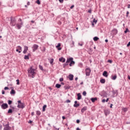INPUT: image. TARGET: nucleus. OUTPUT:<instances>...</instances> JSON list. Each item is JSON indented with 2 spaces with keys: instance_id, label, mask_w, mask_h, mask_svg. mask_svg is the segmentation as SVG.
Returning a JSON list of instances; mask_svg holds the SVG:
<instances>
[{
  "instance_id": "1",
  "label": "nucleus",
  "mask_w": 130,
  "mask_h": 130,
  "mask_svg": "<svg viewBox=\"0 0 130 130\" xmlns=\"http://www.w3.org/2000/svg\"><path fill=\"white\" fill-rule=\"evenodd\" d=\"M36 71L35 69L33 68V67H31L27 69L28 77H30L31 78H35V75H36Z\"/></svg>"
},
{
  "instance_id": "2",
  "label": "nucleus",
  "mask_w": 130,
  "mask_h": 130,
  "mask_svg": "<svg viewBox=\"0 0 130 130\" xmlns=\"http://www.w3.org/2000/svg\"><path fill=\"white\" fill-rule=\"evenodd\" d=\"M91 74V69L89 68L85 69V75L87 76H90Z\"/></svg>"
},
{
  "instance_id": "3",
  "label": "nucleus",
  "mask_w": 130,
  "mask_h": 130,
  "mask_svg": "<svg viewBox=\"0 0 130 130\" xmlns=\"http://www.w3.org/2000/svg\"><path fill=\"white\" fill-rule=\"evenodd\" d=\"M10 25L14 27V26H16V19L15 18H11Z\"/></svg>"
},
{
  "instance_id": "4",
  "label": "nucleus",
  "mask_w": 130,
  "mask_h": 130,
  "mask_svg": "<svg viewBox=\"0 0 130 130\" xmlns=\"http://www.w3.org/2000/svg\"><path fill=\"white\" fill-rule=\"evenodd\" d=\"M38 47H39V46H38V45L34 44L32 47L33 52H35V51H36V50L38 49Z\"/></svg>"
},
{
  "instance_id": "5",
  "label": "nucleus",
  "mask_w": 130,
  "mask_h": 130,
  "mask_svg": "<svg viewBox=\"0 0 130 130\" xmlns=\"http://www.w3.org/2000/svg\"><path fill=\"white\" fill-rule=\"evenodd\" d=\"M8 107H9V106L8 105V104H7V103H3L1 105V108L2 109H7V108H8Z\"/></svg>"
},
{
  "instance_id": "6",
  "label": "nucleus",
  "mask_w": 130,
  "mask_h": 130,
  "mask_svg": "<svg viewBox=\"0 0 130 130\" xmlns=\"http://www.w3.org/2000/svg\"><path fill=\"white\" fill-rule=\"evenodd\" d=\"M17 107L18 108H21L23 109V108H25V104L21 103V104L18 105Z\"/></svg>"
},
{
  "instance_id": "7",
  "label": "nucleus",
  "mask_w": 130,
  "mask_h": 130,
  "mask_svg": "<svg viewBox=\"0 0 130 130\" xmlns=\"http://www.w3.org/2000/svg\"><path fill=\"white\" fill-rule=\"evenodd\" d=\"M22 25H23V22H21L20 24L17 23L16 25L15 28L17 27V29H18V30H20L21 28H22Z\"/></svg>"
},
{
  "instance_id": "8",
  "label": "nucleus",
  "mask_w": 130,
  "mask_h": 130,
  "mask_svg": "<svg viewBox=\"0 0 130 130\" xmlns=\"http://www.w3.org/2000/svg\"><path fill=\"white\" fill-rule=\"evenodd\" d=\"M4 130H10V129H11V127H10L9 124L4 125Z\"/></svg>"
},
{
  "instance_id": "9",
  "label": "nucleus",
  "mask_w": 130,
  "mask_h": 130,
  "mask_svg": "<svg viewBox=\"0 0 130 130\" xmlns=\"http://www.w3.org/2000/svg\"><path fill=\"white\" fill-rule=\"evenodd\" d=\"M68 78L69 79L70 81H73V80H74V75L70 74L68 76Z\"/></svg>"
},
{
  "instance_id": "10",
  "label": "nucleus",
  "mask_w": 130,
  "mask_h": 130,
  "mask_svg": "<svg viewBox=\"0 0 130 130\" xmlns=\"http://www.w3.org/2000/svg\"><path fill=\"white\" fill-rule=\"evenodd\" d=\"M103 76L106 78H107V77H108V73L107 71H104L103 73Z\"/></svg>"
},
{
  "instance_id": "11",
  "label": "nucleus",
  "mask_w": 130,
  "mask_h": 130,
  "mask_svg": "<svg viewBox=\"0 0 130 130\" xmlns=\"http://www.w3.org/2000/svg\"><path fill=\"white\" fill-rule=\"evenodd\" d=\"M117 78V76H116V75H112L111 77V79L112 80H113V81L116 80V78Z\"/></svg>"
},
{
  "instance_id": "12",
  "label": "nucleus",
  "mask_w": 130,
  "mask_h": 130,
  "mask_svg": "<svg viewBox=\"0 0 130 130\" xmlns=\"http://www.w3.org/2000/svg\"><path fill=\"white\" fill-rule=\"evenodd\" d=\"M74 60V58L73 57L68 58L67 59V62H71Z\"/></svg>"
},
{
  "instance_id": "13",
  "label": "nucleus",
  "mask_w": 130,
  "mask_h": 130,
  "mask_svg": "<svg viewBox=\"0 0 130 130\" xmlns=\"http://www.w3.org/2000/svg\"><path fill=\"white\" fill-rule=\"evenodd\" d=\"M59 61L61 62H66V59L63 57L60 58Z\"/></svg>"
},
{
  "instance_id": "14",
  "label": "nucleus",
  "mask_w": 130,
  "mask_h": 130,
  "mask_svg": "<svg viewBox=\"0 0 130 130\" xmlns=\"http://www.w3.org/2000/svg\"><path fill=\"white\" fill-rule=\"evenodd\" d=\"M112 31H113L114 35H116V34H117V33L118 32L116 28H114Z\"/></svg>"
},
{
  "instance_id": "15",
  "label": "nucleus",
  "mask_w": 130,
  "mask_h": 130,
  "mask_svg": "<svg viewBox=\"0 0 130 130\" xmlns=\"http://www.w3.org/2000/svg\"><path fill=\"white\" fill-rule=\"evenodd\" d=\"M102 96H103V97H106L107 96V93H106V92L104 91H102Z\"/></svg>"
},
{
  "instance_id": "16",
  "label": "nucleus",
  "mask_w": 130,
  "mask_h": 130,
  "mask_svg": "<svg viewBox=\"0 0 130 130\" xmlns=\"http://www.w3.org/2000/svg\"><path fill=\"white\" fill-rule=\"evenodd\" d=\"M77 99L78 100H81V99H82V95L80 93L77 94Z\"/></svg>"
},
{
  "instance_id": "17",
  "label": "nucleus",
  "mask_w": 130,
  "mask_h": 130,
  "mask_svg": "<svg viewBox=\"0 0 130 130\" xmlns=\"http://www.w3.org/2000/svg\"><path fill=\"white\" fill-rule=\"evenodd\" d=\"M117 96V91H113V97H116Z\"/></svg>"
},
{
  "instance_id": "18",
  "label": "nucleus",
  "mask_w": 130,
  "mask_h": 130,
  "mask_svg": "<svg viewBox=\"0 0 130 130\" xmlns=\"http://www.w3.org/2000/svg\"><path fill=\"white\" fill-rule=\"evenodd\" d=\"M90 100H91V101L93 103H94V102H95V101H96V100H97V98H91L90 99Z\"/></svg>"
},
{
  "instance_id": "19",
  "label": "nucleus",
  "mask_w": 130,
  "mask_h": 130,
  "mask_svg": "<svg viewBox=\"0 0 130 130\" xmlns=\"http://www.w3.org/2000/svg\"><path fill=\"white\" fill-rule=\"evenodd\" d=\"M87 110V107H84L82 109H81V112L83 113L84 112L86 111Z\"/></svg>"
},
{
  "instance_id": "20",
  "label": "nucleus",
  "mask_w": 130,
  "mask_h": 130,
  "mask_svg": "<svg viewBox=\"0 0 130 130\" xmlns=\"http://www.w3.org/2000/svg\"><path fill=\"white\" fill-rule=\"evenodd\" d=\"M60 87H61V85L58 84V83H57L56 85H55V87L57 88V89H59V88H60Z\"/></svg>"
},
{
  "instance_id": "21",
  "label": "nucleus",
  "mask_w": 130,
  "mask_h": 130,
  "mask_svg": "<svg viewBox=\"0 0 130 130\" xmlns=\"http://www.w3.org/2000/svg\"><path fill=\"white\" fill-rule=\"evenodd\" d=\"M64 88L65 90H69V89H71V86L70 85L66 86H64Z\"/></svg>"
},
{
  "instance_id": "22",
  "label": "nucleus",
  "mask_w": 130,
  "mask_h": 130,
  "mask_svg": "<svg viewBox=\"0 0 130 130\" xmlns=\"http://www.w3.org/2000/svg\"><path fill=\"white\" fill-rule=\"evenodd\" d=\"M29 56H30V54H28L27 55L24 56V59H29Z\"/></svg>"
},
{
  "instance_id": "23",
  "label": "nucleus",
  "mask_w": 130,
  "mask_h": 130,
  "mask_svg": "<svg viewBox=\"0 0 130 130\" xmlns=\"http://www.w3.org/2000/svg\"><path fill=\"white\" fill-rule=\"evenodd\" d=\"M100 82L102 84H105V79H102L100 80Z\"/></svg>"
},
{
  "instance_id": "24",
  "label": "nucleus",
  "mask_w": 130,
  "mask_h": 130,
  "mask_svg": "<svg viewBox=\"0 0 130 130\" xmlns=\"http://www.w3.org/2000/svg\"><path fill=\"white\" fill-rule=\"evenodd\" d=\"M93 39L94 41H98V40H99V38H98V37H94Z\"/></svg>"
},
{
  "instance_id": "25",
  "label": "nucleus",
  "mask_w": 130,
  "mask_h": 130,
  "mask_svg": "<svg viewBox=\"0 0 130 130\" xmlns=\"http://www.w3.org/2000/svg\"><path fill=\"white\" fill-rule=\"evenodd\" d=\"M67 66H69V62L68 61H66V63H64L63 65V68H66Z\"/></svg>"
},
{
  "instance_id": "26",
  "label": "nucleus",
  "mask_w": 130,
  "mask_h": 130,
  "mask_svg": "<svg viewBox=\"0 0 130 130\" xmlns=\"http://www.w3.org/2000/svg\"><path fill=\"white\" fill-rule=\"evenodd\" d=\"M10 94H16V91H15L14 89H12L11 92H10Z\"/></svg>"
},
{
  "instance_id": "27",
  "label": "nucleus",
  "mask_w": 130,
  "mask_h": 130,
  "mask_svg": "<svg viewBox=\"0 0 130 130\" xmlns=\"http://www.w3.org/2000/svg\"><path fill=\"white\" fill-rule=\"evenodd\" d=\"M73 64H75V62H74V60L70 62L69 66H70V67H72L73 66Z\"/></svg>"
},
{
  "instance_id": "28",
  "label": "nucleus",
  "mask_w": 130,
  "mask_h": 130,
  "mask_svg": "<svg viewBox=\"0 0 130 130\" xmlns=\"http://www.w3.org/2000/svg\"><path fill=\"white\" fill-rule=\"evenodd\" d=\"M46 107H47V106L46 105H44L43 107L42 111L43 112L45 111V109L46 108Z\"/></svg>"
},
{
  "instance_id": "29",
  "label": "nucleus",
  "mask_w": 130,
  "mask_h": 130,
  "mask_svg": "<svg viewBox=\"0 0 130 130\" xmlns=\"http://www.w3.org/2000/svg\"><path fill=\"white\" fill-rule=\"evenodd\" d=\"M74 107H76V108L80 106V104H75L73 105Z\"/></svg>"
},
{
  "instance_id": "30",
  "label": "nucleus",
  "mask_w": 130,
  "mask_h": 130,
  "mask_svg": "<svg viewBox=\"0 0 130 130\" xmlns=\"http://www.w3.org/2000/svg\"><path fill=\"white\" fill-rule=\"evenodd\" d=\"M36 113L37 115H41V112L40 111H37Z\"/></svg>"
},
{
  "instance_id": "31",
  "label": "nucleus",
  "mask_w": 130,
  "mask_h": 130,
  "mask_svg": "<svg viewBox=\"0 0 130 130\" xmlns=\"http://www.w3.org/2000/svg\"><path fill=\"white\" fill-rule=\"evenodd\" d=\"M39 68L40 70H41V71H44L43 67H42V66L39 65Z\"/></svg>"
},
{
  "instance_id": "32",
  "label": "nucleus",
  "mask_w": 130,
  "mask_h": 130,
  "mask_svg": "<svg viewBox=\"0 0 130 130\" xmlns=\"http://www.w3.org/2000/svg\"><path fill=\"white\" fill-rule=\"evenodd\" d=\"M8 113H13V110L12 109L8 110Z\"/></svg>"
},
{
  "instance_id": "33",
  "label": "nucleus",
  "mask_w": 130,
  "mask_h": 130,
  "mask_svg": "<svg viewBox=\"0 0 130 130\" xmlns=\"http://www.w3.org/2000/svg\"><path fill=\"white\" fill-rule=\"evenodd\" d=\"M127 32H129V30L128 29V28H126L125 30L124 31V33L126 34V33H127Z\"/></svg>"
},
{
  "instance_id": "34",
  "label": "nucleus",
  "mask_w": 130,
  "mask_h": 130,
  "mask_svg": "<svg viewBox=\"0 0 130 130\" xmlns=\"http://www.w3.org/2000/svg\"><path fill=\"white\" fill-rule=\"evenodd\" d=\"M24 50L28 51V46H24Z\"/></svg>"
},
{
  "instance_id": "35",
  "label": "nucleus",
  "mask_w": 130,
  "mask_h": 130,
  "mask_svg": "<svg viewBox=\"0 0 130 130\" xmlns=\"http://www.w3.org/2000/svg\"><path fill=\"white\" fill-rule=\"evenodd\" d=\"M78 67H79L80 68H82L83 67V63H79L78 64Z\"/></svg>"
},
{
  "instance_id": "36",
  "label": "nucleus",
  "mask_w": 130,
  "mask_h": 130,
  "mask_svg": "<svg viewBox=\"0 0 130 130\" xmlns=\"http://www.w3.org/2000/svg\"><path fill=\"white\" fill-rule=\"evenodd\" d=\"M12 103H13V101H12L11 100H8V104H9V105H11V104H12Z\"/></svg>"
},
{
  "instance_id": "37",
  "label": "nucleus",
  "mask_w": 130,
  "mask_h": 130,
  "mask_svg": "<svg viewBox=\"0 0 130 130\" xmlns=\"http://www.w3.org/2000/svg\"><path fill=\"white\" fill-rule=\"evenodd\" d=\"M105 114L106 116H107V115H108V114H109V113L108 112V111H105Z\"/></svg>"
},
{
  "instance_id": "38",
  "label": "nucleus",
  "mask_w": 130,
  "mask_h": 130,
  "mask_svg": "<svg viewBox=\"0 0 130 130\" xmlns=\"http://www.w3.org/2000/svg\"><path fill=\"white\" fill-rule=\"evenodd\" d=\"M16 82H17L16 83L17 85H20V80L19 79H17Z\"/></svg>"
},
{
  "instance_id": "39",
  "label": "nucleus",
  "mask_w": 130,
  "mask_h": 130,
  "mask_svg": "<svg viewBox=\"0 0 130 130\" xmlns=\"http://www.w3.org/2000/svg\"><path fill=\"white\" fill-rule=\"evenodd\" d=\"M123 111H124V112H126V111H127V108H123Z\"/></svg>"
},
{
  "instance_id": "40",
  "label": "nucleus",
  "mask_w": 130,
  "mask_h": 130,
  "mask_svg": "<svg viewBox=\"0 0 130 130\" xmlns=\"http://www.w3.org/2000/svg\"><path fill=\"white\" fill-rule=\"evenodd\" d=\"M53 61H54L53 59L52 58V59L50 60V63L51 64H52V63H53Z\"/></svg>"
},
{
  "instance_id": "41",
  "label": "nucleus",
  "mask_w": 130,
  "mask_h": 130,
  "mask_svg": "<svg viewBox=\"0 0 130 130\" xmlns=\"http://www.w3.org/2000/svg\"><path fill=\"white\" fill-rule=\"evenodd\" d=\"M36 3H37V4H38V5H40L41 4L40 3V0H37Z\"/></svg>"
},
{
  "instance_id": "42",
  "label": "nucleus",
  "mask_w": 130,
  "mask_h": 130,
  "mask_svg": "<svg viewBox=\"0 0 130 130\" xmlns=\"http://www.w3.org/2000/svg\"><path fill=\"white\" fill-rule=\"evenodd\" d=\"M61 45L60 44V43H58V44H57V45L56 46V48L60 47Z\"/></svg>"
},
{
  "instance_id": "43",
  "label": "nucleus",
  "mask_w": 130,
  "mask_h": 130,
  "mask_svg": "<svg viewBox=\"0 0 130 130\" xmlns=\"http://www.w3.org/2000/svg\"><path fill=\"white\" fill-rule=\"evenodd\" d=\"M92 22L94 23L95 24H96L97 23V20L93 19V20L92 21Z\"/></svg>"
},
{
  "instance_id": "44",
  "label": "nucleus",
  "mask_w": 130,
  "mask_h": 130,
  "mask_svg": "<svg viewBox=\"0 0 130 130\" xmlns=\"http://www.w3.org/2000/svg\"><path fill=\"white\" fill-rule=\"evenodd\" d=\"M83 96H86V95H87V92L86 91H83Z\"/></svg>"
},
{
  "instance_id": "45",
  "label": "nucleus",
  "mask_w": 130,
  "mask_h": 130,
  "mask_svg": "<svg viewBox=\"0 0 130 130\" xmlns=\"http://www.w3.org/2000/svg\"><path fill=\"white\" fill-rule=\"evenodd\" d=\"M27 50H24L23 51V53L24 54H26V53H27Z\"/></svg>"
},
{
  "instance_id": "46",
  "label": "nucleus",
  "mask_w": 130,
  "mask_h": 130,
  "mask_svg": "<svg viewBox=\"0 0 130 130\" xmlns=\"http://www.w3.org/2000/svg\"><path fill=\"white\" fill-rule=\"evenodd\" d=\"M88 13H89V14H91V13H92V10H91V9L88 10Z\"/></svg>"
},
{
  "instance_id": "47",
  "label": "nucleus",
  "mask_w": 130,
  "mask_h": 130,
  "mask_svg": "<svg viewBox=\"0 0 130 130\" xmlns=\"http://www.w3.org/2000/svg\"><path fill=\"white\" fill-rule=\"evenodd\" d=\"M18 47L19 49V50H21V51H22V47H21L20 46H18Z\"/></svg>"
},
{
  "instance_id": "48",
  "label": "nucleus",
  "mask_w": 130,
  "mask_h": 130,
  "mask_svg": "<svg viewBox=\"0 0 130 130\" xmlns=\"http://www.w3.org/2000/svg\"><path fill=\"white\" fill-rule=\"evenodd\" d=\"M102 102H103V103H105V102H106V99H103L102 101Z\"/></svg>"
},
{
  "instance_id": "49",
  "label": "nucleus",
  "mask_w": 130,
  "mask_h": 130,
  "mask_svg": "<svg viewBox=\"0 0 130 130\" xmlns=\"http://www.w3.org/2000/svg\"><path fill=\"white\" fill-rule=\"evenodd\" d=\"M63 81V78H61L59 79V82H62Z\"/></svg>"
},
{
  "instance_id": "50",
  "label": "nucleus",
  "mask_w": 130,
  "mask_h": 130,
  "mask_svg": "<svg viewBox=\"0 0 130 130\" xmlns=\"http://www.w3.org/2000/svg\"><path fill=\"white\" fill-rule=\"evenodd\" d=\"M108 62H109V63H112V60H108Z\"/></svg>"
},
{
  "instance_id": "51",
  "label": "nucleus",
  "mask_w": 130,
  "mask_h": 130,
  "mask_svg": "<svg viewBox=\"0 0 130 130\" xmlns=\"http://www.w3.org/2000/svg\"><path fill=\"white\" fill-rule=\"evenodd\" d=\"M66 102H67V103H71V100H67L66 101Z\"/></svg>"
},
{
  "instance_id": "52",
  "label": "nucleus",
  "mask_w": 130,
  "mask_h": 130,
  "mask_svg": "<svg viewBox=\"0 0 130 130\" xmlns=\"http://www.w3.org/2000/svg\"><path fill=\"white\" fill-rule=\"evenodd\" d=\"M128 14H129V12L128 11H127L126 12V17H128Z\"/></svg>"
},
{
  "instance_id": "53",
  "label": "nucleus",
  "mask_w": 130,
  "mask_h": 130,
  "mask_svg": "<svg viewBox=\"0 0 130 130\" xmlns=\"http://www.w3.org/2000/svg\"><path fill=\"white\" fill-rule=\"evenodd\" d=\"M16 51H17V52H18L19 53H21V51H19V49H16Z\"/></svg>"
},
{
  "instance_id": "54",
  "label": "nucleus",
  "mask_w": 130,
  "mask_h": 130,
  "mask_svg": "<svg viewBox=\"0 0 130 130\" xmlns=\"http://www.w3.org/2000/svg\"><path fill=\"white\" fill-rule=\"evenodd\" d=\"M58 50H61V47H58V48H56Z\"/></svg>"
},
{
  "instance_id": "55",
  "label": "nucleus",
  "mask_w": 130,
  "mask_h": 130,
  "mask_svg": "<svg viewBox=\"0 0 130 130\" xmlns=\"http://www.w3.org/2000/svg\"><path fill=\"white\" fill-rule=\"evenodd\" d=\"M75 8V5H72V6L70 7V9H74Z\"/></svg>"
},
{
  "instance_id": "56",
  "label": "nucleus",
  "mask_w": 130,
  "mask_h": 130,
  "mask_svg": "<svg viewBox=\"0 0 130 130\" xmlns=\"http://www.w3.org/2000/svg\"><path fill=\"white\" fill-rule=\"evenodd\" d=\"M59 2L60 4H62V3H63V0H59Z\"/></svg>"
},
{
  "instance_id": "57",
  "label": "nucleus",
  "mask_w": 130,
  "mask_h": 130,
  "mask_svg": "<svg viewBox=\"0 0 130 130\" xmlns=\"http://www.w3.org/2000/svg\"><path fill=\"white\" fill-rule=\"evenodd\" d=\"M4 90H9V87H5L4 88Z\"/></svg>"
},
{
  "instance_id": "58",
  "label": "nucleus",
  "mask_w": 130,
  "mask_h": 130,
  "mask_svg": "<svg viewBox=\"0 0 130 130\" xmlns=\"http://www.w3.org/2000/svg\"><path fill=\"white\" fill-rule=\"evenodd\" d=\"M130 46V42H129L128 43V44H127V47H129Z\"/></svg>"
},
{
  "instance_id": "59",
  "label": "nucleus",
  "mask_w": 130,
  "mask_h": 130,
  "mask_svg": "<svg viewBox=\"0 0 130 130\" xmlns=\"http://www.w3.org/2000/svg\"><path fill=\"white\" fill-rule=\"evenodd\" d=\"M76 122H77V123H80V120L77 119V120H76Z\"/></svg>"
},
{
  "instance_id": "60",
  "label": "nucleus",
  "mask_w": 130,
  "mask_h": 130,
  "mask_svg": "<svg viewBox=\"0 0 130 130\" xmlns=\"http://www.w3.org/2000/svg\"><path fill=\"white\" fill-rule=\"evenodd\" d=\"M3 103H4V101H0V105H2V104H3Z\"/></svg>"
},
{
  "instance_id": "61",
  "label": "nucleus",
  "mask_w": 130,
  "mask_h": 130,
  "mask_svg": "<svg viewBox=\"0 0 130 130\" xmlns=\"http://www.w3.org/2000/svg\"><path fill=\"white\" fill-rule=\"evenodd\" d=\"M17 102H18V104H22V102H21V101H18Z\"/></svg>"
},
{
  "instance_id": "62",
  "label": "nucleus",
  "mask_w": 130,
  "mask_h": 130,
  "mask_svg": "<svg viewBox=\"0 0 130 130\" xmlns=\"http://www.w3.org/2000/svg\"><path fill=\"white\" fill-rule=\"evenodd\" d=\"M45 50H46L45 47H44L43 48L42 51H45Z\"/></svg>"
},
{
  "instance_id": "63",
  "label": "nucleus",
  "mask_w": 130,
  "mask_h": 130,
  "mask_svg": "<svg viewBox=\"0 0 130 130\" xmlns=\"http://www.w3.org/2000/svg\"><path fill=\"white\" fill-rule=\"evenodd\" d=\"M32 122H33V121L32 120H29L28 121V123H32Z\"/></svg>"
},
{
  "instance_id": "64",
  "label": "nucleus",
  "mask_w": 130,
  "mask_h": 130,
  "mask_svg": "<svg viewBox=\"0 0 130 130\" xmlns=\"http://www.w3.org/2000/svg\"><path fill=\"white\" fill-rule=\"evenodd\" d=\"M2 94L3 95L5 94V90H2Z\"/></svg>"
}]
</instances>
